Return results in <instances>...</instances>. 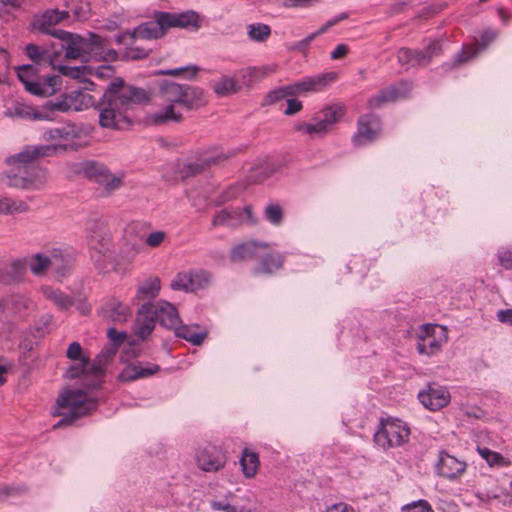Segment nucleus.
Masks as SVG:
<instances>
[{
	"label": "nucleus",
	"instance_id": "1",
	"mask_svg": "<svg viewBox=\"0 0 512 512\" xmlns=\"http://www.w3.org/2000/svg\"><path fill=\"white\" fill-rule=\"evenodd\" d=\"M150 101L149 93L140 87L127 84L123 78L111 80L96 105L99 124L103 128L125 130L133 121L130 112Z\"/></svg>",
	"mask_w": 512,
	"mask_h": 512
},
{
	"label": "nucleus",
	"instance_id": "52",
	"mask_svg": "<svg viewBox=\"0 0 512 512\" xmlns=\"http://www.w3.org/2000/svg\"><path fill=\"white\" fill-rule=\"evenodd\" d=\"M57 70L59 73L63 76L70 77L73 79H81L84 77L87 72L89 71V68L87 66H67V65H59L57 67Z\"/></svg>",
	"mask_w": 512,
	"mask_h": 512
},
{
	"label": "nucleus",
	"instance_id": "41",
	"mask_svg": "<svg viewBox=\"0 0 512 512\" xmlns=\"http://www.w3.org/2000/svg\"><path fill=\"white\" fill-rule=\"evenodd\" d=\"M25 54L28 58H30L35 64H53V57L48 51L44 48H41L35 44H28L25 47Z\"/></svg>",
	"mask_w": 512,
	"mask_h": 512
},
{
	"label": "nucleus",
	"instance_id": "30",
	"mask_svg": "<svg viewBox=\"0 0 512 512\" xmlns=\"http://www.w3.org/2000/svg\"><path fill=\"white\" fill-rule=\"evenodd\" d=\"M260 247H266V244L256 241L238 244L231 249L230 260L232 262H240L252 259L257 255V250Z\"/></svg>",
	"mask_w": 512,
	"mask_h": 512
},
{
	"label": "nucleus",
	"instance_id": "4",
	"mask_svg": "<svg viewBox=\"0 0 512 512\" xmlns=\"http://www.w3.org/2000/svg\"><path fill=\"white\" fill-rule=\"evenodd\" d=\"M53 37L61 40L60 51H56L54 56H58L64 50L67 59L87 61L90 55H98L104 52L105 40L95 33H89L88 37L85 38L74 33L59 30L53 32Z\"/></svg>",
	"mask_w": 512,
	"mask_h": 512
},
{
	"label": "nucleus",
	"instance_id": "59",
	"mask_svg": "<svg viewBox=\"0 0 512 512\" xmlns=\"http://www.w3.org/2000/svg\"><path fill=\"white\" fill-rule=\"evenodd\" d=\"M150 52V49H145L138 46L130 47L126 49L124 58L131 61L141 60L146 58Z\"/></svg>",
	"mask_w": 512,
	"mask_h": 512
},
{
	"label": "nucleus",
	"instance_id": "63",
	"mask_svg": "<svg viewBox=\"0 0 512 512\" xmlns=\"http://www.w3.org/2000/svg\"><path fill=\"white\" fill-rule=\"evenodd\" d=\"M190 276H193V291L200 289L203 287L204 283H208L209 281V273L201 270L197 272H189Z\"/></svg>",
	"mask_w": 512,
	"mask_h": 512
},
{
	"label": "nucleus",
	"instance_id": "53",
	"mask_svg": "<svg viewBox=\"0 0 512 512\" xmlns=\"http://www.w3.org/2000/svg\"><path fill=\"white\" fill-rule=\"evenodd\" d=\"M477 51H468L466 48L461 49L455 56L452 63H445L442 65V69L444 71H448L452 68L457 67L460 64H463L470 59H472L476 55Z\"/></svg>",
	"mask_w": 512,
	"mask_h": 512
},
{
	"label": "nucleus",
	"instance_id": "8",
	"mask_svg": "<svg viewBox=\"0 0 512 512\" xmlns=\"http://www.w3.org/2000/svg\"><path fill=\"white\" fill-rule=\"evenodd\" d=\"M410 430L400 419H381L374 433L375 443L384 450L398 447L408 441Z\"/></svg>",
	"mask_w": 512,
	"mask_h": 512
},
{
	"label": "nucleus",
	"instance_id": "62",
	"mask_svg": "<svg viewBox=\"0 0 512 512\" xmlns=\"http://www.w3.org/2000/svg\"><path fill=\"white\" fill-rule=\"evenodd\" d=\"M118 349L114 346L106 345L100 353L96 356L98 362H102L105 366L112 360V358L116 355Z\"/></svg>",
	"mask_w": 512,
	"mask_h": 512
},
{
	"label": "nucleus",
	"instance_id": "2",
	"mask_svg": "<svg viewBox=\"0 0 512 512\" xmlns=\"http://www.w3.org/2000/svg\"><path fill=\"white\" fill-rule=\"evenodd\" d=\"M60 145L27 146L20 153L10 157L11 166L2 174V180L10 187L28 189L38 177L35 160L53 155Z\"/></svg>",
	"mask_w": 512,
	"mask_h": 512
},
{
	"label": "nucleus",
	"instance_id": "6",
	"mask_svg": "<svg viewBox=\"0 0 512 512\" xmlns=\"http://www.w3.org/2000/svg\"><path fill=\"white\" fill-rule=\"evenodd\" d=\"M336 78L337 73L332 71L305 77L295 84L279 87L272 90L265 97L264 104L271 105L278 102L279 100H282L289 96H294L298 93L321 91L324 88H326L329 84L334 82Z\"/></svg>",
	"mask_w": 512,
	"mask_h": 512
},
{
	"label": "nucleus",
	"instance_id": "32",
	"mask_svg": "<svg viewBox=\"0 0 512 512\" xmlns=\"http://www.w3.org/2000/svg\"><path fill=\"white\" fill-rule=\"evenodd\" d=\"M184 84L163 80L159 83V95L170 104H181Z\"/></svg>",
	"mask_w": 512,
	"mask_h": 512
},
{
	"label": "nucleus",
	"instance_id": "44",
	"mask_svg": "<svg viewBox=\"0 0 512 512\" xmlns=\"http://www.w3.org/2000/svg\"><path fill=\"white\" fill-rule=\"evenodd\" d=\"M264 217L273 226H280L284 220L283 208L278 203H269L264 208Z\"/></svg>",
	"mask_w": 512,
	"mask_h": 512
},
{
	"label": "nucleus",
	"instance_id": "26",
	"mask_svg": "<svg viewBox=\"0 0 512 512\" xmlns=\"http://www.w3.org/2000/svg\"><path fill=\"white\" fill-rule=\"evenodd\" d=\"M228 158V155H224L221 153L213 157H206L197 162L185 164L181 169V174L185 178L197 176L203 173L208 168H210L212 165H217Z\"/></svg>",
	"mask_w": 512,
	"mask_h": 512
},
{
	"label": "nucleus",
	"instance_id": "64",
	"mask_svg": "<svg viewBox=\"0 0 512 512\" xmlns=\"http://www.w3.org/2000/svg\"><path fill=\"white\" fill-rule=\"evenodd\" d=\"M397 60L399 64H410L413 67V49L402 47L397 52Z\"/></svg>",
	"mask_w": 512,
	"mask_h": 512
},
{
	"label": "nucleus",
	"instance_id": "56",
	"mask_svg": "<svg viewBox=\"0 0 512 512\" xmlns=\"http://www.w3.org/2000/svg\"><path fill=\"white\" fill-rule=\"evenodd\" d=\"M423 52L428 65L431 63L434 57H438L443 53L442 44L440 40H432L427 46L421 49Z\"/></svg>",
	"mask_w": 512,
	"mask_h": 512
},
{
	"label": "nucleus",
	"instance_id": "43",
	"mask_svg": "<svg viewBox=\"0 0 512 512\" xmlns=\"http://www.w3.org/2000/svg\"><path fill=\"white\" fill-rule=\"evenodd\" d=\"M28 210V205L22 200H12L0 197V214L24 213Z\"/></svg>",
	"mask_w": 512,
	"mask_h": 512
},
{
	"label": "nucleus",
	"instance_id": "16",
	"mask_svg": "<svg viewBox=\"0 0 512 512\" xmlns=\"http://www.w3.org/2000/svg\"><path fill=\"white\" fill-rule=\"evenodd\" d=\"M6 318L25 320L35 309V303L25 294L11 293L5 295Z\"/></svg>",
	"mask_w": 512,
	"mask_h": 512
},
{
	"label": "nucleus",
	"instance_id": "14",
	"mask_svg": "<svg viewBox=\"0 0 512 512\" xmlns=\"http://www.w3.org/2000/svg\"><path fill=\"white\" fill-rule=\"evenodd\" d=\"M381 131L379 116L370 113L362 115L357 122V133L352 141L355 146H363L374 141Z\"/></svg>",
	"mask_w": 512,
	"mask_h": 512
},
{
	"label": "nucleus",
	"instance_id": "61",
	"mask_svg": "<svg viewBox=\"0 0 512 512\" xmlns=\"http://www.w3.org/2000/svg\"><path fill=\"white\" fill-rule=\"evenodd\" d=\"M107 337L110 340L109 345L114 346L116 349L124 342L126 338L125 332H120L115 328H109L107 331Z\"/></svg>",
	"mask_w": 512,
	"mask_h": 512
},
{
	"label": "nucleus",
	"instance_id": "13",
	"mask_svg": "<svg viewBox=\"0 0 512 512\" xmlns=\"http://www.w3.org/2000/svg\"><path fill=\"white\" fill-rule=\"evenodd\" d=\"M411 89L412 83L410 81L401 80L397 84H392L380 90L378 94L371 96L367 101V107L371 110L381 108L389 102L407 97Z\"/></svg>",
	"mask_w": 512,
	"mask_h": 512
},
{
	"label": "nucleus",
	"instance_id": "36",
	"mask_svg": "<svg viewBox=\"0 0 512 512\" xmlns=\"http://www.w3.org/2000/svg\"><path fill=\"white\" fill-rule=\"evenodd\" d=\"M42 292L44 296L52 301L60 310H68L74 304L73 299L59 289L44 286Z\"/></svg>",
	"mask_w": 512,
	"mask_h": 512
},
{
	"label": "nucleus",
	"instance_id": "20",
	"mask_svg": "<svg viewBox=\"0 0 512 512\" xmlns=\"http://www.w3.org/2000/svg\"><path fill=\"white\" fill-rule=\"evenodd\" d=\"M157 321L156 312L153 311V303L143 304L138 312L135 321L136 334L142 340L146 339L153 331Z\"/></svg>",
	"mask_w": 512,
	"mask_h": 512
},
{
	"label": "nucleus",
	"instance_id": "34",
	"mask_svg": "<svg viewBox=\"0 0 512 512\" xmlns=\"http://www.w3.org/2000/svg\"><path fill=\"white\" fill-rule=\"evenodd\" d=\"M160 288V279L158 277H149L139 284L135 299H153L159 294Z\"/></svg>",
	"mask_w": 512,
	"mask_h": 512
},
{
	"label": "nucleus",
	"instance_id": "31",
	"mask_svg": "<svg viewBox=\"0 0 512 512\" xmlns=\"http://www.w3.org/2000/svg\"><path fill=\"white\" fill-rule=\"evenodd\" d=\"M199 325H184L179 324L178 327L175 328L174 334L178 338L185 339L195 346H199L203 343V341L207 338L208 332L204 329L199 332H196L195 329H198Z\"/></svg>",
	"mask_w": 512,
	"mask_h": 512
},
{
	"label": "nucleus",
	"instance_id": "37",
	"mask_svg": "<svg viewBox=\"0 0 512 512\" xmlns=\"http://www.w3.org/2000/svg\"><path fill=\"white\" fill-rule=\"evenodd\" d=\"M284 257L280 253H268L260 260L261 268L254 271L255 274L263 272L265 274H272L274 271L280 269L283 265Z\"/></svg>",
	"mask_w": 512,
	"mask_h": 512
},
{
	"label": "nucleus",
	"instance_id": "54",
	"mask_svg": "<svg viewBox=\"0 0 512 512\" xmlns=\"http://www.w3.org/2000/svg\"><path fill=\"white\" fill-rule=\"evenodd\" d=\"M199 71V68L196 65H189L185 67H179L174 69H166V70H159L157 72L158 75H171V76H181L186 73H189V75L185 76L188 79H192L195 77L197 72Z\"/></svg>",
	"mask_w": 512,
	"mask_h": 512
},
{
	"label": "nucleus",
	"instance_id": "42",
	"mask_svg": "<svg viewBox=\"0 0 512 512\" xmlns=\"http://www.w3.org/2000/svg\"><path fill=\"white\" fill-rule=\"evenodd\" d=\"M45 112H41V108L35 109L32 106L25 104H17L14 108V114L23 119L29 120H43L48 116L44 114Z\"/></svg>",
	"mask_w": 512,
	"mask_h": 512
},
{
	"label": "nucleus",
	"instance_id": "38",
	"mask_svg": "<svg viewBox=\"0 0 512 512\" xmlns=\"http://www.w3.org/2000/svg\"><path fill=\"white\" fill-rule=\"evenodd\" d=\"M242 471L247 478L253 477L259 467V458L255 452L245 448L240 459Z\"/></svg>",
	"mask_w": 512,
	"mask_h": 512
},
{
	"label": "nucleus",
	"instance_id": "40",
	"mask_svg": "<svg viewBox=\"0 0 512 512\" xmlns=\"http://www.w3.org/2000/svg\"><path fill=\"white\" fill-rule=\"evenodd\" d=\"M105 374V365L102 362H98L95 358L93 361L89 360V363L85 365V371L80 376H92L94 379L88 385L92 388H97L101 385V378Z\"/></svg>",
	"mask_w": 512,
	"mask_h": 512
},
{
	"label": "nucleus",
	"instance_id": "46",
	"mask_svg": "<svg viewBox=\"0 0 512 512\" xmlns=\"http://www.w3.org/2000/svg\"><path fill=\"white\" fill-rule=\"evenodd\" d=\"M241 216H242V212L239 208H237L233 211H228L226 209H223L214 215L213 220H212V226L213 227L224 226V225L232 226L233 223L231 221L235 218H240Z\"/></svg>",
	"mask_w": 512,
	"mask_h": 512
},
{
	"label": "nucleus",
	"instance_id": "29",
	"mask_svg": "<svg viewBox=\"0 0 512 512\" xmlns=\"http://www.w3.org/2000/svg\"><path fill=\"white\" fill-rule=\"evenodd\" d=\"M51 268L54 269L58 279L65 277L73 266V258L70 254L64 253L61 249L51 250Z\"/></svg>",
	"mask_w": 512,
	"mask_h": 512
},
{
	"label": "nucleus",
	"instance_id": "47",
	"mask_svg": "<svg viewBox=\"0 0 512 512\" xmlns=\"http://www.w3.org/2000/svg\"><path fill=\"white\" fill-rule=\"evenodd\" d=\"M271 34V28L262 23H254L248 26V36L256 42H264Z\"/></svg>",
	"mask_w": 512,
	"mask_h": 512
},
{
	"label": "nucleus",
	"instance_id": "27",
	"mask_svg": "<svg viewBox=\"0 0 512 512\" xmlns=\"http://www.w3.org/2000/svg\"><path fill=\"white\" fill-rule=\"evenodd\" d=\"M103 317L109 318L114 322H124L131 315L128 306L117 299H110L102 308Z\"/></svg>",
	"mask_w": 512,
	"mask_h": 512
},
{
	"label": "nucleus",
	"instance_id": "51",
	"mask_svg": "<svg viewBox=\"0 0 512 512\" xmlns=\"http://www.w3.org/2000/svg\"><path fill=\"white\" fill-rule=\"evenodd\" d=\"M478 451L490 466H504L508 464V461L498 452L488 448H478Z\"/></svg>",
	"mask_w": 512,
	"mask_h": 512
},
{
	"label": "nucleus",
	"instance_id": "18",
	"mask_svg": "<svg viewBox=\"0 0 512 512\" xmlns=\"http://www.w3.org/2000/svg\"><path fill=\"white\" fill-rule=\"evenodd\" d=\"M418 399L426 408L436 411L449 404L450 394L445 386L431 383L426 391L418 393Z\"/></svg>",
	"mask_w": 512,
	"mask_h": 512
},
{
	"label": "nucleus",
	"instance_id": "58",
	"mask_svg": "<svg viewBox=\"0 0 512 512\" xmlns=\"http://www.w3.org/2000/svg\"><path fill=\"white\" fill-rule=\"evenodd\" d=\"M498 36V31L492 28L485 29L479 35L477 45L479 50L486 49Z\"/></svg>",
	"mask_w": 512,
	"mask_h": 512
},
{
	"label": "nucleus",
	"instance_id": "55",
	"mask_svg": "<svg viewBox=\"0 0 512 512\" xmlns=\"http://www.w3.org/2000/svg\"><path fill=\"white\" fill-rule=\"evenodd\" d=\"M27 0H0V18L8 20L9 15L19 9Z\"/></svg>",
	"mask_w": 512,
	"mask_h": 512
},
{
	"label": "nucleus",
	"instance_id": "9",
	"mask_svg": "<svg viewBox=\"0 0 512 512\" xmlns=\"http://www.w3.org/2000/svg\"><path fill=\"white\" fill-rule=\"evenodd\" d=\"M76 173L103 186L108 193L119 189L123 184L122 176L112 174L104 163L95 160L80 162L77 165Z\"/></svg>",
	"mask_w": 512,
	"mask_h": 512
},
{
	"label": "nucleus",
	"instance_id": "25",
	"mask_svg": "<svg viewBox=\"0 0 512 512\" xmlns=\"http://www.w3.org/2000/svg\"><path fill=\"white\" fill-rule=\"evenodd\" d=\"M162 23L169 28H198V14L193 11L183 13L162 12Z\"/></svg>",
	"mask_w": 512,
	"mask_h": 512
},
{
	"label": "nucleus",
	"instance_id": "3",
	"mask_svg": "<svg viewBox=\"0 0 512 512\" xmlns=\"http://www.w3.org/2000/svg\"><path fill=\"white\" fill-rule=\"evenodd\" d=\"M86 234L90 257L99 272L114 268L112 235L108 223L98 214H91L86 222Z\"/></svg>",
	"mask_w": 512,
	"mask_h": 512
},
{
	"label": "nucleus",
	"instance_id": "15",
	"mask_svg": "<svg viewBox=\"0 0 512 512\" xmlns=\"http://www.w3.org/2000/svg\"><path fill=\"white\" fill-rule=\"evenodd\" d=\"M196 460L201 470L216 472L224 467L226 456L219 447L207 444L198 450Z\"/></svg>",
	"mask_w": 512,
	"mask_h": 512
},
{
	"label": "nucleus",
	"instance_id": "48",
	"mask_svg": "<svg viewBox=\"0 0 512 512\" xmlns=\"http://www.w3.org/2000/svg\"><path fill=\"white\" fill-rule=\"evenodd\" d=\"M193 276L189 273H178L171 282V288L173 290L193 291Z\"/></svg>",
	"mask_w": 512,
	"mask_h": 512
},
{
	"label": "nucleus",
	"instance_id": "24",
	"mask_svg": "<svg viewBox=\"0 0 512 512\" xmlns=\"http://www.w3.org/2000/svg\"><path fill=\"white\" fill-rule=\"evenodd\" d=\"M82 127L75 123H67L61 127L46 130L43 133L45 141H63L69 142L74 139H79L82 136Z\"/></svg>",
	"mask_w": 512,
	"mask_h": 512
},
{
	"label": "nucleus",
	"instance_id": "22",
	"mask_svg": "<svg viewBox=\"0 0 512 512\" xmlns=\"http://www.w3.org/2000/svg\"><path fill=\"white\" fill-rule=\"evenodd\" d=\"M153 311L156 312L159 324L167 329L174 331L182 323L176 307L170 302L159 300L153 304Z\"/></svg>",
	"mask_w": 512,
	"mask_h": 512
},
{
	"label": "nucleus",
	"instance_id": "12",
	"mask_svg": "<svg viewBox=\"0 0 512 512\" xmlns=\"http://www.w3.org/2000/svg\"><path fill=\"white\" fill-rule=\"evenodd\" d=\"M154 21H148L134 29L132 33L125 32L121 35L116 36V42L119 44L124 43L126 37L132 39H158L162 37L167 31L165 23H162V12H155Z\"/></svg>",
	"mask_w": 512,
	"mask_h": 512
},
{
	"label": "nucleus",
	"instance_id": "39",
	"mask_svg": "<svg viewBox=\"0 0 512 512\" xmlns=\"http://www.w3.org/2000/svg\"><path fill=\"white\" fill-rule=\"evenodd\" d=\"M51 252L49 255L43 253L34 254L28 261L30 271L35 276H41L51 267Z\"/></svg>",
	"mask_w": 512,
	"mask_h": 512
},
{
	"label": "nucleus",
	"instance_id": "28",
	"mask_svg": "<svg viewBox=\"0 0 512 512\" xmlns=\"http://www.w3.org/2000/svg\"><path fill=\"white\" fill-rule=\"evenodd\" d=\"M68 17L69 14L66 11H59L57 9L48 10L39 19L37 29L42 33L53 36V32L59 31L60 29L52 28V26Z\"/></svg>",
	"mask_w": 512,
	"mask_h": 512
},
{
	"label": "nucleus",
	"instance_id": "17",
	"mask_svg": "<svg viewBox=\"0 0 512 512\" xmlns=\"http://www.w3.org/2000/svg\"><path fill=\"white\" fill-rule=\"evenodd\" d=\"M28 267L27 258L6 259L0 261V283L11 285L24 279Z\"/></svg>",
	"mask_w": 512,
	"mask_h": 512
},
{
	"label": "nucleus",
	"instance_id": "5",
	"mask_svg": "<svg viewBox=\"0 0 512 512\" xmlns=\"http://www.w3.org/2000/svg\"><path fill=\"white\" fill-rule=\"evenodd\" d=\"M57 404L60 409L67 411L60 412L62 418L53 426L54 429L70 425L80 417L95 410L98 406V401L95 398L87 397L82 390L77 389L65 391L57 399Z\"/></svg>",
	"mask_w": 512,
	"mask_h": 512
},
{
	"label": "nucleus",
	"instance_id": "60",
	"mask_svg": "<svg viewBox=\"0 0 512 512\" xmlns=\"http://www.w3.org/2000/svg\"><path fill=\"white\" fill-rule=\"evenodd\" d=\"M403 512H434L426 500H418L403 507Z\"/></svg>",
	"mask_w": 512,
	"mask_h": 512
},
{
	"label": "nucleus",
	"instance_id": "11",
	"mask_svg": "<svg viewBox=\"0 0 512 512\" xmlns=\"http://www.w3.org/2000/svg\"><path fill=\"white\" fill-rule=\"evenodd\" d=\"M447 338L446 330L436 324H423L418 334L416 349L419 354L434 355L440 351Z\"/></svg>",
	"mask_w": 512,
	"mask_h": 512
},
{
	"label": "nucleus",
	"instance_id": "50",
	"mask_svg": "<svg viewBox=\"0 0 512 512\" xmlns=\"http://www.w3.org/2000/svg\"><path fill=\"white\" fill-rule=\"evenodd\" d=\"M323 120L331 128L344 115V109L341 106H327L323 109Z\"/></svg>",
	"mask_w": 512,
	"mask_h": 512
},
{
	"label": "nucleus",
	"instance_id": "45",
	"mask_svg": "<svg viewBox=\"0 0 512 512\" xmlns=\"http://www.w3.org/2000/svg\"><path fill=\"white\" fill-rule=\"evenodd\" d=\"M212 89L218 96H226L238 91L236 81L228 76H222L219 81L213 84Z\"/></svg>",
	"mask_w": 512,
	"mask_h": 512
},
{
	"label": "nucleus",
	"instance_id": "49",
	"mask_svg": "<svg viewBox=\"0 0 512 512\" xmlns=\"http://www.w3.org/2000/svg\"><path fill=\"white\" fill-rule=\"evenodd\" d=\"M297 130L304 131L307 134H326L330 127L324 122L323 119L318 120L316 123H301L297 125Z\"/></svg>",
	"mask_w": 512,
	"mask_h": 512
},
{
	"label": "nucleus",
	"instance_id": "21",
	"mask_svg": "<svg viewBox=\"0 0 512 512\" xmlns=\"http://www.w3.org/2000/svg\"><path fill=\"white\" fill-rule=\"evenodd\" d=\"M161 370L157 364L141 362L131 363L123 368L118 375V380L122 382H130L141 378L150 377Z\"/></svg>",
	"mask_w": 512,
	"mask_h": 512
},
{
	"label": "nucleus",
	"instance_id": "10",
	"mask_svg": "<svg viewBox=\"0 0 512 512\" xmlns=\"http://www.w3.org/2000/svg\"><path fill=\"white\" fill-rule=\"evenodd\" d=\"M94 104L93 96L82 91H71L63 93L55 99L47 100L40 108L41 112H46L48 116L45 120H53L52 115L55 112L65 113L71 109L75 111L82 110Z\"/></svg>",
	"mask_w": 512,
	"mask_h": 512
},
{
	"label": "nucleus",
	"instance_id": "23",
	"mask_svg": "<svg viewBox=\"0 0 512 512\" xmlns=\"http://www.w3.org/2000/svg\"><path fill=\"white\" fill-rule=\"evenodd\" d=\"M66 357L72 361L79 360L80 363L70 365L65 376L68 379H76L85 371V365L89 363V357L83 354V349L78 342H72L66 351Z\"/></svg>",
	"mask_w": 512,
	"mask_h": 512
},
{
	"label": "nucleus",
	"instance_id": "33",
	"mask_svg": "<svg viewBox=\"0 0 512 512\" xmlns=\"http://www.w3.org/2000/svg\"><path fill=\"white\" fill-rule=\"evenodd\" d=\"M182 92L183 97L181 98L180 105L184 106L187 110H192L205 103L204 91L200 87L184 84Z\"/></svg>",
	"mask_w": 512,
	"mask_h": 512
},
{
	"label": "nucleus",
	"instance_id": "7",
	"mask_svg": "<svg viewBox=\"0 0 512 512\" xmlns=\"http://www.w3.org/2000/svg\"><path fill=\"white\" fill-rule=\"evenodd\" d=\"M17 77L27 92L38 97H49L60 90L62 80L58 75H37V69L32 64H24L16 68Z\"/></svg>",
	"mask_w": 512,
	"mask_h": 512
},
{
	"label": "nucleus",
	"instance_id": "57",
	"mask_svg": "<svg viewBox=\"0 0 512 512\" xmlns=\"http://www.w3.org/2000/svg\"><path fill=\"white\" fill-rule=\"evenodd\" d=\"M52 319H53V317L50 314L42 315L39 318L38 322L35 324V327H34V330H35L34 337L41 338L45 334H47L49 332V328H50V325L52 323Z\"/></svg>",
	"mask_w": 512,
	"mask_h": 512
},
{
	"label": "nucleus",
	"instance_id": "19",
	"mask_svg": "<svg viewBox=\"0 0 512 512\" xmlns=\"http://www.w3.org/2000/svg\"><path fill=\"white\" fill-rule=\"evenodd\" d=\"M466 466L464 461L442 451L439 453L435 468L439 476L454 480L465 472Z\"/></svg>",
	"mask_w": 512,
	"mask_h": 512
},
{
	"label": "nucleus",
	"instance_id": "35",
	"mask_svg": "<svg viewBox=\"0 0 512 512\" xmlns=\"http://www.w3.org/2000/svg\"><path fill=\"white\" fill-rule=\"evenodd\" d=\"M176 104H170L166 106L163 110L153 113L150 116V121L154 125H163L170 122L179 123L182 121L183 117L180 112L175 111Z\"/></svg>",
	"mask_w": 512,
	"mask_h": 512
}]
</instances>
